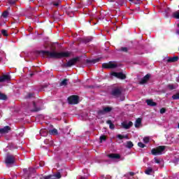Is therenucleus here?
Returning a JSON list of instances; mask_svg holds the SVG:
<instances>
[{"mask_svg": "<svg viewBox=\"0 0 179 179\" xmlns=\"http://www.w3.org/2000/svg\"><path fill=\"white\" fill-rule=\"evenodd\" d=\"M41 53L43 54V55H47L48 58L55 59L66 58L71 55V53H69V52H57L55 51H42Z\"/></svg>", "mask_w": 179, "mask_h": 179, "instance_id": "nucleus-1", "label": "nucleus"}, {"mask_svg": "<svg viewBox=\"0 0 179 179\" xmlns=\"http://www.w3.org/2000/svg\"><path fill=\"white\" fill-rule=\"evenodd\" d=\"M165 150H166V146L161 145V146L157 147L156 148H153L151 150V153L154 156H159V155H162L164 152Z\"/></svg>", "mask_w": 179, "mask_h": 179, "instance_id": "nucleus-2", "label": "nucleus"}, {"mask_svg": "<svg viewBox=\"0 0 179 179\" xmlns=\"http://www.w3.org/2000/svg\"><path fill=\"white\" fill-rule=\"evenodd\" d=\"M5 163L7 167H10L12 164H15V156L8 154L5 159Z\"/></svg>", "mask_w": 179, "mask_h": 179, "instance_id": "nucleus-3", "label": "nucleus"}, {"mask_svg": "<svg viewBox=\"0 0 179 179\" xmlns=\"http://www.w3.org/2000/svg\"><path fill=\"white\" fill-rule=\"evenodd\" d=\"M111 94L113 97H121L122 95V89L121 88H115L112 90Z\"/></svg>", "mask_w": 179, "mask_h": 179, "instance_id": "nucleus-4", "label": "nucleus"}, {"mask_svg": "<svg viewBox=\"0 0 179 179\" xmlns=\"http://www.w3.org/2000/svg\"><path fill=\"white\" fill-rule=\"evenodd\" d=\"M102 66L103 68L106 69H115V68H117V66H118V64H117L115 62H110L108 64H103Z\"/></svg>", "mask_w": 179, "mask_h": 179, "instance_id": "nucleus-5", "label": "nucleus"}, {"mask_svg": "<svg viewBox=\"0 0 179 179\" xmlns=\"http://www.w3.org/2000/svg\"><path fill=\"white\" fill-rule=\"evenodd\" d=\"M69 104H78L79 103V97L78 96L73 95L68 98Z\"/></svg>", "mask_w": 179, "mask_h": 179, "instance_id": "nucleus-6", "label": "nucleus"}, {"mask_svg": "<svg viewBox=\"0 0 179 179\" xmlns=\"http://www.w3.org/2000/svg\"><path fill=\"white\" fill-rule=\"evenodd\" d=\"M110 111H113V108L110 106H106V107H103L102 110H99L98 113L101 114V115H104V114L110 113Z\"/></svg>", "mask_w": 179, "mask_h": 179, "instance_id": "nucleus-7", "label": "nucleus"}, {"mask_svg": "<svg viewBox=\"0 0 179 179\" xmlns=\"http://www.w3.org/2000/svg\"><path fill=\"white\" fill-rule=\"evenodd\" d=\"M112 76H115V78H117V79H126L127 78V76H125V74H124V73H117V72H113L111 73Z\"/></svg>", "mask_w": 179, "mask_h": 179, "instance_id": "nucleus-8", "label": "nucleus"}, {"mask_svg": "<svg viewBox=\"0 0 179 179\" xmlns=\"http://www.w3.org/2000/svg\"><path fill=\"white\" fill-rule=\"evenodd\" d=\"M79 61V57H75L73 59H70L66 64V66H72L76 64Z\"/></svg>", "mask_w": 179, "mask_h": 179, "instance_id": "nucleus-9", "label": "nucleus"}, {"mask_svg": "<svg viewBox=\"0 0 179 179\" xmlns=\"http://www.w3.org/2000/svg\"><path fill=\"white\" fill-rule=\"evenodd\" d=\"M132 125H134V123H132V122H123L122 123V127H123L124 129H129V128L132 127Z\"/></svg>", "mask_w": 179, "mask_h": 179, "instance_id": "nucleus-10", "label": "nucleus"}, {"mask_svg": "<svg viewBox=\"0 0 179 179\" xmlns=\"http://www.w3.org/2000/svg\"><path fill=\"white\" fill-rule=\"evenodd\" d=\"M150 79V74H147L145 76H144L141 80H140V84L141 85H144V83H146L148 80Z\"/></svg>", "mask_w": 179, "mask_h": 179, "instance_id": "nucleus-11", "label": "nucleus"}, {"mask_svg": "<svg viewBox=\"0 0 179 179\" xmlns=\"http://www.w3.org/2000/svg\"><path fill=\"white\" fill-rule=\"evenodd\" d=\"M10 131V127L9 126H6L2 129H0V134H8Z\"/></svg>", "mask_w": 179, "mask_h": 179, "instance_id": "nucleus-12", "label": "nucleus"}, {"mask_svg": "<svg viewBox=\"0 0 179 179\" xmlns=\"http://www.w3.org/2000/svg\"><path fill=\"white\" fill-rule=\"evenodd\" d=\"M145 101L148 106H150L151 107H155L157 106V103H156L155 102H153L152 99H147Z\"/></svg>", "mask_w": 179, "mask_h": 179, "instance_id": "nucleus-13", "label": "nucleus"}, {"mask_svg": "<svg viewBox=\"0 0 179 179\" xmlns=\"http://www.w3.org/2000/svg\"><path fill=\"white\" fill-rule=\"evenodd\" d=\"M178 61V57L175 56L173 57H168L167 62L172 63V62H177Z\"/></svg>", "mask_w": 179, "mask_h": 179, "instance_id": "nucleus-14", "label": "nucleus"}, {"mask_svg": "<svg viewBox=\"0 0 179 179\" xmlns=\"http://www.w3.org/2000/svg\"><path fill=\"white\" fill-rule=\"evenodd\" d=\"M116 138H117V139H120V141H122V139H129V137L128 136V135H122V134H117L116 136Z\"/></svg>", "mask_w": 179, "mask_h": 179, "instance_id": "nucleus-15", "label": "nucleus"}, {"mask_svg": "<svg viewBox=\"0 0 179 179\" xmlns=\"http://www.w3.org/2000/svg\"><path fill=\"white\" fill-rule=\"evenodd\" d=\"M6 80H10V76L4 75L0 78V82H6Z\"/></svg>", "mask_w": 179, "mask_h": 179, "instance_id": "nucleus-16", "label": "nucleus"}, {"mask_svg": "<svg viewBox=\"0 0 179 179\" xmlns=\"http://www.w3.org/2000/svg\"><path fill=\"white\" fill-rule=\"evenodd\" d=\"M62 176L60 173H57L56 174L50 175V179H59Z\"/></svg>", "mask_w": 179, "mask_h": 179, "instance_id": "nucleus-17", "label": "nucleus"}, {"mask_svg": "<svg viewBox=\"0 0 179 179\" xmlns=\"http://www.w3.org/2000/svg\"><path fill=\"white\" fill-rule=\"evenodd\" d=\"M141 123H142V120H141V118L137 119L135 123L136 128H139Z\"/></svg>", "mask_w": 179, "mask_h": 179, "instance_id": "nucleus-18", "label": "nucleus"}, {"mask_svg": "<svg viewBox=\"0 0 179 179\" xmlns=\"http://www.w3.org/2000/svg\"><path fill=\"white\" fill-rule=\"evenodd\" d=\"M49 134L50 135H58V130L57 129L49 130Z\"/></svg>", "mask_w": 179, "mask_h": 179, "instance_id": "nucleus-19", "label": "nucleus"}, {"mask_svg": "<svg viewBox=\"0 0 179 179\" xmlns=\"http://www.w3.org/2000/svg\"><path fill=\"white\" fill-rule=\"evenodd\" d=\"M167 88L169 90H174L175 89H177V85H173V84H169L167 85Z\"/></svg>", "mask_w": 179, "mask_h": 179, "instance_id": "nucleus-20", "label": "nucleus"}, {"mask_svg": "<svg viewBox=\"0 0 179 179\" xmlns=\"http://www.w3.org/2000/svg\"><path fill=\"white\" fill-rule=\"evenodd\" d=\"M108 157H110V159H120V157L118 154H110Z\"/></svg>", "mask_w": 179, "mask_h": 179, "instance_id": "nucleus-21", "label": "nucleus"}, {"mask_svg": "<svg viewBox=\"0 0 179 179\" xmlns=\"http://www.w3.org/2000/svg\"><path fill=\"white\" fill-rule=\"evenodd\" d=\"M92 40H93V37L88 36V37L84 38L83 41H84V43H90V41H92Z\"/></svg>", "mask_w": 179, "mask_h": 179, "instance_id": "nucleus-22", "label": "nucleus"}, {"mask_svg": "<svg viewBox=\"0 0 179 179\" xmlns=\"http://www.w3.org/2000/svg\"><path fill=\"white\" fill-rule=\"evenodd\" d=\"M145 174L148 176H150L152 173H153V169L152 168H148L145 171Z\"/></svg>", "mask_w": 179, "mask_h": 179, "instance_id": "nucleus-23", "label": "nucleus"}, {"mask_svg": "<svg viewBox=\"0 0 179 179\" xmlns=\"http://www.w3.org/2000/svg\"><path fill=\"white\" fill-rule=\"evenodd\" d=\"M106 123L108 124L109 128H110V129H114L115 126H114V124H113V122H111V120H108V121H106Z\"/></svg>", "mask_w": 179, "mask_h": 179, "instance_id": "nucleus-24", "label": "nucleus"}, {"mask_svg": "<svg viewBox=\"0 0 179 179\" xmlns=\"http://www.w3.org/2000/svg\"><path fill=\"white\" fill-rule=\"evenodd\" d=\"M68 85V79H64L60 83V86H66Z\"/></svg>", "mask_w": 179, "mask_h": 179, "instance_id": "nucleus-25", "label": "nucleus"}, {"mask_svg": "<svg viewBox=\"0 0 179 179\" xmlns=\"http://www.w3.org/2000/svg\"><path fill=\"white\" fill-rule=\"evenodd\" d=\"M126 147H127L129 149H131V148L134 147V143L131 141H127Z\"/></svg>", "mask_w": 179, "mask_h": 179, "instance_id": "nucleus-26", "label": "nucleus"}, {"mask_svg": "<svg viewBox=\"0 0 179 179\" xmlns=\"http://www.w3.org/2000/svg\"><path fill=\"white\" fill-rule=\"evenodd\" d=\"M173 17L175 19H179V10L176 11L173 13Z\"/></svg>", "mask_w": 179, "mask_h": 179, "instance_id": "nucleus-27", "label": "nucleus"}, {"mask_svg": "<svg viewBox=\"0 0 179 179\" xmlns=\"http://www.w3.org/2000/svg\"><path fill=\"white\" fill-rule=\"evenodd\" d=\"M2 16H3L4 18L8 17V16H9V12H8V10L4 11V12L2 13Z\"/></svg>", "mask_w": 179, "mask_h": 179, "instance_id": "nucleus-28", "label": "nucleus"}, {"mask_svg": "<svg viewBox=\"0 0 179 179\" xmlns=\"http://www.w3.org/2000/svg\"><path fill=\"white\" fill-rule=\"evenodd\" d=\"M173 100H179V92L172 96Z\"/></svg>", "mask_w": 179, "mask_h": 179, "instance_id": "nucleus-29", "label": "nucleus"}, {"mask_svg": "<svg viewBox=\"0 0 179 179\" xmlns=\"http://www.w3.org/2000/svg\"><path fill=\"white\" fill-rule=\"evenodd\" d=\"M0 100H6V95L0 92Z\"/></svg>", "mask_w": 179, "mask_h": 179, "instance_id": "nucleus-30", "label": "nucleus"}, {"mask_svg": "<svg viewBox=\"0 0 179 179\" xmlns=\"http://www.w3.org/2000/svg\"><path fill=\"white\" fill-rule=\"evenodd\" d=\"M1 34H3V36H8V31H6V29H2Z\"/></svg>", "mask_w": 179, "mask_h": 179, "instance_id": "nucleus-31", "label": "nucleus"}, {"mask_svg": "<svg viewBox=\"0 0 179 179\" xmlns=\"http://www.w3.org/2000/svg\"><path fill=\"white\" fill-rule=\"evenodd\" d=\"M103 141H106V136H100V143H102Z\"/></svg>", "mask_w": 179, "mask_h": 179, "instance_id": "nucleus-32", "label": "nucleus"}, {"mask_svg": "<svg viewBox=\"0 0 179 179\" xmlns=\"http://www.w3.org/2000/svg\"><path fill=\"white\" fill-rule=\"evenodd\" d=\"M53 3V6H56V7H58V6H59V5L61 4V1H58L57 2H53L52 3Z\"/></svg>", "mask_w": 179, "mask_h": 179, "instance_id": "nucleus-33", "label": "nucleus"}, {"mask_svg": "<svg viewBox=\"0 0 179 179\" xmlns=\"http://www.w3.org/2000/svg\"><path fill=\"white\" fill-rule=\"evenodd\" d=\"M34 108L31 110V111H40V108L36 107V103H34Z\"/></svg>", "mask_w": 179, "mask_h": 179, "instance_id": "nucleus-34", "label": "nucleus"}, {"mask_svg": "<svg viewBox=\"0 0 179 179\" xmlns=\"http://www.w3.org/2000/svg\"><path fill=\"white\" fill-rule=\"evenodd\" d=\"M150 138L149 137H144L143 142L144 143H149Z\"/></svg>", "mask_w": 179, "mask_h": 179, "instance_id": "nucleus-35", "label": "nucleus"}, {"mask_svg": "<svg viewBox=\"0 0 179 179\" xmlns=\"http://www.w3.org/2000/svg\"><path fill=\"white\" fill-rule=\"evenodd\" d=\"M138 146L139 148H145V144H143V143H142V142H139V143H138Z\"/></svg>", "mask_w": 179, "mask_h": 179, "instance_id": "nucleus-36", "label": "nucleus"}, {"mask_svg": "<svg viewBox=\"0 0 179 179\" xmlns=\"http://www.w3.org/2000/svg\"><path fill=\"white\" fill-rule=\"evenodd\" d=\"M10 5H15L16 3V1L15 0H9Z\"/></svg>", "mask_w": 179, "mask_h": 179, "instance_id": "nucleus-37", "label": "nucleus"}, {"mask_svg": "<svg viewBox=\"0 0 179 179\" xmlns=\"http://www.w3.org/2000/svg\"><path fill=\"white\" fill-rule=\"evenodd\" d=\"M120 51H123V52H127L128 51L127 48H121Z\"/></svg>", "mask_w": 179, "mask_h": 179, "instance_id": "nucleus-38", "label": "nucleus"}, {"mask_svg": "<svg viewBox=\"0 0 179 179\" xmlns=\"http://www.w3.org/2000/svg\"><path fill=\"white\" fill-rule=\"evenodd\" d=\"M159 113L160 114H164V113H166V108H161Z\"/></svg>", "mask_w": 179, "mask_h": 179, "instance_id": "nucleus-39", "label": "nucleus"}, {"mask_svg": "<svg viewBox=\"0 0 179 179\" xmlns=\"http://www.w3.org/2000/svg\"><path fill=\"white\" fill-rule=\"evenodd\" d=\"M154 160H155V163H157V164H160V159L155 157Z\"/></svg>", "mask_w": 179, "mask_h": 179, "instance_id": "nucleus-40", "label": "nucleus"}, {"mask_svg": "<svg viewBox=\"0 0 179 179\" xmlns=\"http://www.w3.org/2000/svg\"><path fill=\"white\" fill-rule=\"evenodd\" d=\"M44 179H51V175H49L48 176H45Z\"/></svg>", "mask_w": 179, "mask_h": 179, "instance_id": "nucleus-41", "label": "nucleus"}, {"mask_svg": "<svg viewBox=\"0 0 179 179\" xmlns=\"http://www.w3.org/2000/svg\"><path fill=\"white\" fill-rule=\"evenodd\" d=\"M27 97V99H30V97H33V94H29Z\"/></svg>", "mask_w": 179, "mask_h": 179, "instance_id": "nucleus-42", "label": "nucleus"}, {"mask_svg": "<svg viewBox=\"0 0 179 179\" xmlns=\"http://www.w3.org/2000/svg\"><path fill=\"white\" fill-rule=\"evenodd\" d=\"M30 171H31V173H36V169L34 168L30 169Z\"/></svg>", "mask_w": 179, "mask_h": 179, "instance_id": "nucleus-43", "label": "nucleus"}, {"mask_svg": "<svg viewBox=\"0 0 179 179\" xmlns=\"http://www.w3.org/2000/svg\"><path fill=\"white\" fill-rule=\"evenodd\" d=\"M100 61V59H96L94 60H92V62H99Z\"/></svg>", "mask_w": 179, "mask_h": 179, "instance_id": "nucleus-44", "label": "nucleus"}, {"mask_svg": "<svg viewBox=\"0 0 179 179\" xmlns=\"http://www.w3.org/2000/svg\"><path fill=\"white\" fill-rule=\"evenodd\" d=\"M129 175H130V176H135V173H134V172H129Z\"/></svg>", "mask_w": 179, "mask_h": 179, "instance_id": "nucleus-45", "label": "nucleus"}, {"mask_svg": "<svg viewBox=\"0 0 179 179\" xmlns=\"http://www.w3.org/2000/svg\"><path fill=\"white\" fill-rule=\"evenodd\" d=\"M131 2H134V0H129ZM137 2H141V0H136Z\"/></svg>", "mask_w": 179, "mask_h": 179, "instance_id": "nucleus-46", "label": "nucleus"}, {"mask_svg": "<svg viewBox=\"0 0 179 179\" xmlns=\"http://www.w3.org/2000/svg\"><path fill=\"white\" fill-rule=\"evenodd\" d=\"M121 100H122V101H124V100H125V97H124V96H122V99Z\"/></svg>", "mask_w": 179, "mask_h": 179, "instance_id": "nucleus-47", "label": "nucleus"}, {"mask_svg": "<svg viewBox=\"0 0 179 179\" xmlns=\"http://www.w3.org/2000/svg\"><path fill=\"white\" fill-rule=\"evenodd\" d=\"M109 1V2H113V1H114V0H108Z\"/></svg>", "mask_w": 179, "mask_h": 179, "instance_id": "nucleus-48", "label": "nucleus"}, {"mask_svg": "<svg viewBox=\"0 0 179 179\" xmlns=\"http://www.w3.org/2000/svg\"><path fill=\"white\" fill-rule=\"evenodd\" d=\"M80 179H86V178H85L82 177Z\"/></svg>", "mask_w": 179, "mask_h": 179, "instance_id": "nucleus-49", "label": "nucleus"}, {"mask_svg": "<svg viewBox=\"0 0 179 179\" xmlns=\"http://www.w3.org/2000/svg\"><path fill=\"white\" fill-rule=\"evenodd\" d=\"M178 27H179V24H178Z\"/></svg>", "mask_w": 179, "mask_h": 179, "instance_id": "nucleus-50", "label": "nucleus"}, {"mask_svg": "<svg viewBox=\"0 0 179 179\" xmlns=\"http://www.w3.org/2000/svg\"><path fill=\"white\" fill-rule=\"evenodd\" d=\"M178 128H179V124H178Z\"/></svg>", "mask_w": 179, "mask_h": 179, "instance_id": "nucleus-51", "label": "nucleus"}]
</instances>
